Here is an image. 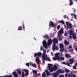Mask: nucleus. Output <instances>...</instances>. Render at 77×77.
<instances>
[{"instance_id": "nucleus-49", "label": "nucleus", "mask_w": 77, "mask_h": 77, "mask_svg": "<svg viewBox=\"0 0 77 77\" xmlns=\"http://www.w3.org/2000/svg\"><path fill=\"white\" fill-rule=\"evenodd\" d=\"M74 18H75V19H76V15H75V14H74Z\"/></svg>"}, {"instance_id": "nucleus-29", "label": "nucleus", "mask_w": 77, "mask_h": 77, "mask_svg": "<svg viewBox=\"0 0 77 77\" xmlns=\"http://www.w3.org/2000/svg\"><path fill=\"white\" fill-rule=\"evenodd\" d=\"M64 43L66 45H69V43L67 42L66 41H64Z\"/></svg>"}, {"instance_id": "nucleus-13", "label": "nucleus", "mask_w": 77, "mask_h": 77, "mask_svg": "<svg viewBox=\"0 0 77 77\" xmlns=\"http://www.w3.org/2000/svg\"><path fill=\"white\" fill-rule=\"evenodd\" d=\"M68 77H76L75 75L72 74V73H69L68 74Z\"/></svg>"}, {"instance_id": "nucleus-44", "label": "nucleus", "mask_w": 77, "mask_h": 77, "mask_svg": "<svg viewBox=\"0 0 77 77\" xmlns=\"http://www.w3.org/2000/svg\"><path fill=\"white\" fill-rule=\"evenodd\" d=\"M47 60H48V61H50V62H51V61L50 60V58H48L47 59Z\"/></svg>"}, {"instance_id": "nucleus-3", "label": "nucleus", "mask_w": 77, "mask_h": 77, "mask_svg": "<svg viewBox=\"0 0 77 77\" xmlns=\"http://www.w3.org/2000/svg\"><path fill=\"white\" fill-rule=\"evenodd\" d=\"M67 63L68 64H69V66H70V65H71V64H72V63H74V60L72 59H70L67 62Z\"/></svg>"}, {"instance_id": "nucleus-32", "label": "nucleus", "mask_w": 77, "mask_h": 77, "mask_svg": "<svg viewBox=\"0 0 77 77\" xmlns=\"http://www.w3.org/2000/svg\"><path fill=\"white\" fill-rule=\"evenodd\" d=\"M63 64H64V65H67L68 66H69V64H68V63H65V62H63Z\"/></svg>"}, {"instance_id": "nucleus-24", "label": "nucleus", "mask_w": 77, "mask_h": 77, "mask_svg": "<svg viewBox=\"0 0 77 77\" xmlns=\"http://www.w3.org/2000/svg\"><path fill=\"white\" fill-rule=\"evenodd\" d=\"M69 34L70 35H73V31L72 30H69Z\"/></svg>"}, {"instance_id": "nucleus-41", "label": "nucleus", "mask_w": 77, "mask_h": 77, "mask_svg": "<svg viewBox=\"0 0 77 77\" xmlns=\"http://www.w3.org/2000/svg\"><path fill=\"white\" fill-rule=\"evenodd\" d=\"M46 52H47V51L46 49H44L43 51V53L45 54L46 53Z\"/></svg>"}, {"instance_id": "nucleus-12", "label": "nucleus", "mask_w": 77, "mask_h": 77, "mask_svg": "<svg viewBox=\"0 0 77 77\" xmlns=\"http://www.w3.org/2000/svg\"><path fill=\"white\" fill-rule=\"evenodd\" d=\"M12 74L14 75V77H19L18 73H17L16 72H14L12 73Z\"/></svg>"}, {"instance_id": "nucleus-9", "label": "nucleus", "mask_w": 77, "mask_h": 77, "mask_svg": "<svg viewBox=\"0 0 77 77\" xmlns=\"http://www.w3.org/2000/svg\"><path fill=\"white\" fill-rule=\"evenodd\" d=\"M52 44V40L51 39L48 40V41L47 44V45H51Z\"/></svg>"}, {"instance_id": "nucleus-28", "label": "nucleus", "mask_w": 77, "mask_h": 77, "mask_svg": "<svg viewBox=\"0 0 77 77\" xmlns=\"http://www.w3.org/2000/svg\"><path fill=\"white\" fill-rule=\"evenodd\" d=\"M65 72H66V73H69V72H70V71L69 69H65Z\"/></svg>"}, {"instance_id": "nucleus-62", "label": "nucleus", "mask_w": 77, "mask_h": 77, "mask_svg": "<svg viewBox=\"0 0 77 77\" xmlns=\"http://www.w3.org/2000/svg\"><path fill=\"white\" fill-rule=\"evenodd\" d=\"M6 77V76L5 75V76H4V77Z\"/></svg>"}, {"instance_id": "nucleus-8", "label": "nucleus", "mask_w": 77, "mask_h": 77, "mask_svg": "<svg viewBox=\"0 0 77 77\" xmlns=\"http://www.w3.org/2000/svg\"><path fill=\"white\" fill-rule=\"evenodd\" d=\"M22 70H23V71H24L25 72H26L25 74V75L27 77V75H29V70L27 69H23Z\"/></svg>"}, {"instance_id": "nucleus-21", "label": "nucleus", "mask_w": 77, "mask_h": 77, "mask_svg": "<svg viewBox=\"0 0 77 77\" xmlns=\"http://www.w3.org/2000/svg\"><path fill=\"white\" fill-rule=\"evenodd\" d=\"M53 64H48V68H52V66H53Z\"/></svg>"}, {"instance_id": "nucleus-48", "label": "nucleus", "mask_w": 77, "mask_h": 77, "mask_svg": "<svg viewBox=\"0 0 77 77\" xmlns=\"http://www.w3.org/2000/svg\"><path fill=\"white\" fill-rule=\"evenodd\" d=\"M24 75V72H23V71H22V75Z\"/></svg>"}, {"instance_id": "nucleus-31", "label": "nucleus", "mask_w": 77, "mask_h": 77, "mask_svg": "<svg viewBox=\"0 0 77 77\" xmlns=\"http://www.w3.org/2000/svg\"><path fill=\"white\" fill-rule=\"evenodd\" d=\"M38 55L39 57H41L42 55V53L41 52H38Z\"/></svg>"}, {"instance_id": "nucleus-17", "label": "nucleus", "mask_w": 77, "mask_h": 77, "mask_svg": "<svg viewBox=\"0 0 77 77\" xmlns=\"http://www.w3.org/2000/svg\"><path fill=\"white\" fill-rule=\"evenodd\" d=\"M48 70H49L50 72H52L54 71V69H53V67H51V68H48Z\"/></svg>"}, {"instance_id": "nucleus-22", "label": "nucleus", "mask_w": 77, "mask_h": 77, "mask_svg": "<svg viewBox=\"0 0 77 77\" xmlns=\"http://www.w3.org/2000/svg\"><path fill=\"white\" fill-rule=\"evenodd\" d=\"M58 72L59 73H64V72H65V71H64L62 70L61 69L58 70Z\"/></svg>"}, {"instance_id": "nucleus-27", "label": "nucleus", "mask_w": 77, "mask_h": 77, "mask_svg": "<svg viewBox=\"0 0 77 77\" xmlns=\"http://www.w3.org/2000/svg\"><path fill=\"white\" fill-rule=\"evenodd\" d=\"M33 74H35V75H37V71L35 70H32Z\"/></svg>"}, {"instance_id": "nucleus-10", "label": "nucleus", "mask_w": 77, "mask_h": 77, "mask_svg": "<svg viewBox=\"0 0 77 77\" xmlns=\"http://www.w3.org/2000/svg\"><path fill=\"white\" fill-rule=\"evenodd\" d=\"M52 75H53L54 77H56L57 76H58V75H59V74H58V73L56 72L52 73Z\"/></svg>"}, {"instance_id": "nucleus-4", "label": "nucleus", "mask_w": 77, "mask_h": 77, "mask_svg": "<svg viewBox=\"0 0 77 77\" xmlns=\"http://www.w3.org/2000/svg\"><path fill=\"white\" fill-rule=\"evenodd\" d=\"M45 54L44 53H43L42 55V57L43 59H44V60H47V55L46 54L45 56Z\"/></svg>"}, {"instance_id": "nucleus-39", "label": "nucleus", "mask_w": 77, "mask_h": 77, "mask_svg": "<svg viewBox=\"0 0 77 77\" xmlns=\"http://www.w3.org/2000/svg\"><path fill=\"white\" fill-rule=\"evenodd\" d=\"M58 39L60 41H62V38L61 37H59Z\"/></svg>"}, {"instance_id": "nucleus-14", "label": "nucleus", "mask_w": 77, "mask_h": 77, "mask_svg": "<svg viewBox=\"0 0 77 77\" xmlns=\"http://www.w3.org/2000/svg\"><path fill=\"white\" fill-rule=\"evenodd\" d=\"M30 66L32 65V66H33V67H34V68H36L37 67V66H36V64L35 63H31V62H30Z\"/></svg>"}, {"instance_id": "nucleus-20", "label": "nucleus", "mask_w": 77, "mask_h": 77, "mask_svg": "<svg viewBox=\"0 0 77 77\" xmlns=\"http://www.w3.org/2000/svg\"><path fill=\"white\" fill-rule=\"evenodd\" d=\"M53 69H54V70L55 71L57 69V66L56 65H54L53 67Z\"/></svg>"}, {"instance_id": "nucleus-23", "label": "nucleus", "mask_w": 77, "mask_h": 77, "mask_svg": "<svg viewBox=\"0 0 77 77\" xmlns=\"http://www.w3.org/2000/svg\"><path fill=\"white\" fill-rule=\"evenodd\" d=\"M60 48H64V45L63 43H61L60 44Z\"/></svg>"}, {"instance_id": "nucleus-59", "label": "nucleus", "mask_w": 77, "mask_h": 77, "mask_svg": "<svg viewBox=\"0 0 77 77\" xmlns=\"http://www.w3.org/2000/svg\"><path fill=\"white\" fill-rule=\"evenodd\" d=\"M71 16H72L73 15H74V14H73V13H72L71 14Z\"/></svg>"}, {"instance_id": "nucleus-18", "label": "nucleus", "mask_w": 77, "mask_h": 77, "mask_svg": "<svg viewBox=\"0 0 77 77\" xmlns=\"http://www.w3.org/2000/svg\"><path fill=\"white\" fill-rule=\"evenodd\" d=\"M63 29H61L58 32V33H60V34H63Z\"/></svg>"}, {"instance_id": "nucleus-6", "label": "nucleus", "mask_w": 77, "mask_h": 77, "mask_svg": "<svg viewBox=\"0 0 77 77\" xmlns=\"http://www.w3.org/2000/svg\"><path fill=\"white\" fill-rule=\"evenodd\" d=\"M53 45H56V44H57L58 42V40L57 39L54 38L53 39Z\"/></svg>"}, {"instance_id": "nucleus-55", "label": "nucleus", "mask_w": 77, "mask_h": 77, "mask_svg": "<svg viewBox=\"0 0 77 77\" xmlns=\"http://www.w3.org/2000/svg\"><path fill=\"white\" fill-rule=\"evenodd\" d=\"M22 77H25L24 75H22Z\"/></svg>"}, {"instance_id": "nucleus-53", "label": "nucleus", "mask_w": 77, "mask_h": 77, "mask_svg": "<svg viewBox=\"0 0 77 77\" xmlns=\"http://www.w3.org/2000/svg\"><path fill=\"white\" fill-rule=\"evenodd\" d=\"M6 76H7V77H11V75H6Z\"/></svg>"}, {"instance_id": "nucleus-30", "label": "nucleus", "mask_w": 77, "mask_h": 77, "mask_svg": "<svg viewBox=\"0 0 77 77\" xmlns=\"http://www.w3.org/2000/svg\"><path fill=\"white\" fill-rule=\"evenodd\" d=\"M22 28L23 27H22V26H20V27H18V30H23Z\"/></svg>"}, {"instance_id": "nucleus-54", "label": "nucleus", "mask_w": 77, "mask_h": 77, "mask_svg": "<svg viewBox=\"0 0 77 77\" xmlns=\"http://www.w3.org/2000/svg\"><path fill=\"white\" fill-rule=\"evenodd\" d=\"M42 47L41 46L40 48V50L41 51H42Z\"/></svg>"}, {"instance_id": "nucleus-19", "label": "nucleus", "mask_w": 77, "mask_h": 77, "mask_svg": "<svg viewBox=\"0 0 77 77\" xmlns=\"http://www.w3.org/2000/svg\"><path fill=\"white\" fill-rule=\"evenodd\" d=\"M50 24H49V27H50V25L51 26V27H53L54 26V24L53 22L52 21H50Z\"/></svg>"}, {"instance_id": "nucleus-64", "label": "nucleus", "mask_w": 77, "mask_h": 77, "mask_svg": "<svg viewBox=\"0 0 77 77\" xmlns=\"http://www.w3.org/2000/svg\"><path fill=\"white\" fill-rule=\"evenodd\" d=\"M21 53H22V54H23V52H21Z\"/></svg>"}, {"instance_id": "nucleus-42", "label": "nucleus", "mask_w": 77, "mask_h": 77, "mask_svg": "<svg viewBox=\"0 0 77 77\" xmlns=\"http://www.w3.org/2000/svg\"><path fill=\"white\" fill-rule=\"evenodd\" d=\"M38 56V53H35L34 54V57H36V56Z\"/></svg>"}, {"instance_id": "nucleus-2", "label": "nucleus", "mask_w": 77, "mask_h": 77, "mask_svg": "<svg viewBox=\"0 0 77 77\" xmlns=\"http://www.w3.org/2000/svg\"><path fill=\"white\" fill-rule=\"evenodd\" d=\"M66 24L67 26V29H68V28H69L70 29H72V24L71 23H69L68 22H66Z\"/></svg>"}, {"instance_id": "nucleus-60", "label": "nucleus", "mask_w": 77, "mask_h": 77, "mask_svg": "<svg viewBox=\"0 0 77 77\" xmlns=\"http://www.w3.org/2000/svg\"><path fill=\"white\" fill-rule=\"evenodd\" d=\"M40 75V73H38L37 75V76H39Z\"/></svg>"}, {"instance_id": "nucleus-1", "label": "nucleus", "mask_w": 77, "mask_h": 77, "mask_svg": "<svg viewBox=\"0 0 77 77\" xmlns=\"http://www.w3.org/2000/svg\"><path fill=\"white\" fill-rule=\"evenodd\" d=\"M59 56V53H58L55 54V57H53V59L54 60H65V58L64 57H60Z\"/></svg>"}, {"instance_id": "nucleus-35", "label": "nucleus", "mask_w": 77, "mask_h": 77, "mask_svg": "<svg viewBox=\"0 0 77 77\" xmlns=\"http://www.w3.org/2000/svg\"><path fill=\"white\" fill-rule=\"evenodd\" d=\"M60 51L61 52H63L64 51V48H61L60 49Z\"/></svg>"}, {"instance_id": "nucleus-33", "label": "nucleus", "mask_w": 77, "mask_h": 77, "mask_svg": "<svg viewBox=\"0 0 77 77\" xmlns=\"http://www.w3.org/2000/svg\"><path fill=\"white\" fill-rule=\"evenodd\" d=\"M24 23H22V25L23 26V29L24 31H25V29H25V26H24Z\"/></svg>"}, {"instance_id": "nucleus-45", "label": "nucleus", "mask_w": 77, "mask_h": 77, "mask_svg": "<svg viewBox=\"0 0 77 77\" xmlns=\"http://www.w3.org/2000/svg\"><path fill=\"white\" fill-rule=\"evenodd\" d=\"M26 65L27 66H29V65H30V64L29 63H27L26 64Z\"/></svg>"}, {"instance_id": "nucleus-40", "label": "nucleus", "mask_w": 77, "mask_h": 77, "mask_svg": "<svg viewBox=\"0 0 77 77\" xmlns=\"http://www.w3.org/2000/svg\"><path fill=\"white\" fill-rule=\"evenodd\" d=\"M73 68L74 69H76V66H73Z\"/></svg>"}, {"instance_id": "nucleus-63", "label": "nucleus", "mask_w": 77, "mask_h": 77, "mask_svg": "<svg viewBox=\"0 0 77 77\" xmlns=\"http://www.w3.org/2000/svg\"><path fill=\"white\" fill-rule=\"evenodd\" d=\"M0 77H3V76H0Z\"/></svg>"}, {"instance_id": "nucleus-51", "label": "nucleus", "mask_w": 77, "mask_h": 77, "mask_svg": "<svg viewBox=\"0 0 77 77\" xmlns=\"http://www.w3.org/2000/svg\"><path fill=\"white\" fill-rule=\"evenodd\" d=\"M69 48H72V45L69 46Z\"/></svg>"}, {"instance_id": "nucleus-26", "label": "nucleus", "mask_w": 77, "mask_h": 77, "mask_svg": "<svg viewBox=\"0 0 77 77\" xmlns=\"http://www.w3.org/2000/svg\"><path fill=\"white\" fill-rule=\"evenodd\" d=\"M36 62L37 63H40L39 62L40 61H39V59L38 58H37L36 59Z\"/></svg>"}, {"instance_id": "nucleus-38", "label": "nucleus", "mask_w": 77, "mask_h": 77, "mask_svg": "<svg viewBox=\"0 0 77 77\" xmlns=\"http://www.w3.org/2000/svg\"><path fill=\"white\" fill-rule=\"evenodd\" d=\"M58 36L59 37H62V35L61 34L58 32Z\"/></svg>"}, {"instance_id": "nucleus-56", "label": "nucleus", "mask_w": 77, "mask_h": 77, "mask_svg": "<svg viewBox=\"0 0 77 77\" xmlns=\"http://www.w3.org/2000/svg\"><path fill=\"white\" fill-rule=\"evenodd\" d=\"M75 66H77V63H75Z\"/></svg>"}, {"instance_id": "nucleus-52", "label": "nucleus", "mask_w": 77, "mask_h": 77, "mask_svg": "<svg viewBox=\"0 0 77 77\" xmlns=\"http://www.w3.org/2000/svg\"><path fill=\"white\" fill-rule=\"evenodd\" d=\"M74 51V50L72 49H71V50H70V51H72V52H73Z\"/></svg>"}, {"instance_id": "nucleus-15", "label": "nucleus", "mask_w": 77, "mask_h": 77, "mask_svg": "<svg viewBox=\"0 0 77 77\" xmlns=\"http://www.w3.org/2000/svg\"><path fill=\"white\" fill-rule=\"evenodd\" d=\"M72 37L73 39H76L77 38V35H76V34L74 33L72 35Z\"/></svg>"}, {"instance_id": "nucleus-58", "label": "nucleus", "mask_w": 77, "mask_h": 77, "mask_svg": "<svg viewBox=\"0 0 77 77\" xmlns=\"http://www.w3.org/2000/svg\"><path fill=\"white\" fill-rule=\"evenodd\" d=\"M66 15H64V18H66Z\"/></svg>"}, {"instance_id": "nucleus-7", "label": "nucleus", "mask_w": 77, "mask_h": 77, "mask_svg": "<svg viewBox=\"0 0 77 77\" xmlns=\"http://www.w3.org/2000/svg\"><path fill=\"white\" fill-rule=\"evenodd\" d=\"M42 44H43V46L44 48H47V41L45 40H44L42 42Z\"/></svg>"}, {"instance_id": "nucleus-16", "label": "nucleus", "mask_w": 77, "mask_h": 77, "mask_svg": "<svg viewBox=\"0 0 77 77\" xmlns=\"http://www.w3.org/2000/svg\"><path fill=\"white\" fill-rule=\"evenodd\" d=\"M45 72H46L47 77L48 76H49V75H50V72H49L48 70H45Z\"/></svg>"}, {"instance_id": "nucleus-25", "label": "nucleus", "mask_w": 77, "mask_h": 77, "mask_svg": "<svg viewBox=\"0 0 77 77\" xmlns=\"http://www.w3.org/2000/svg\"><path fill=\"white\" fill-rule=\"evenodd\" d=\"M58 23H62V24H65V22H64V21L62 20L58 21Z\"/></svg>"}, {"instance_id": "nucleus-43", "label": "nucleus", "mask_w": 77, "mask_h": 77, "mask_svg": "<svg viewBox=\"0 0 77 77\" xmlns=\"http://www.w3.org/2000/svg\"><path fill=\"white\" fill-rule=\"evenodd\" d=\"M44 36L45 38H48V35L46 34Z\"/></svg>"}, {"instance_id": "nucleus-47", "label": "nucleus", "mask_w": 77, "mask_h": 77, "mask_svg": "<svg viewBox=\"0 0 77 77\" xmlns=\"http://www.w3.org/2000/svg\"><path fill=\"white\" fill-rule=\"evenodd\" d=\"M57 29H60V26L58 25L57 26Z\"/></svg>"}, {"instance_id": "nucleus-37", "label": "nucleus", "mask_w": 77, "mask_h": 77, "mask_svg": "<svg viewBox=\"0 0 77 77\" xmlns=\"http://www.w3.org/2000/svg\"><path fill=\"white\" fill-rule=\"evenodd\" d=\"M74 48L76 51H77V45H75L74 46Z\"/></svg>"}, {"instance_id": "nucleus-5", "label": "nucleus", "mask_w": 77, "mask_h": 77, "mask_svg": "<svg viewBox=\"0 0 77 77\" xmlns=\"http://www.w3.org/2000/svg\"><path fill=\"white\" fill-rule=\"evenodd\" d=\"M52 49L54 51H55V50H59V48L57 46H56V45H53Z\"/></svg>"}, {"instance_id": "nucleus-57", "label": "nucleus", "mask_w": 77, "mask_h": 77, "mask_svg": "<svg viewBox=\"0 0 77 77\" xmlns=\"http://www.w3.org/2000/svg\"><path fill=\"white\" fill-rule=\"evenodd\" d=\"M73 11H74L75 12H76V10H75V9L73 8Z\"/></svg>"}, {"instance_id": "nucleus-36", "label": "nucleus", "mask_w": 77, "mask_h": 77, "mask_svg": "<svg viewBox=\"0 0 77 77\" xmlns=\"http://www.w3.org/2000/svg\"><path fill=\"white\" fill-rule=\"evenodd\" d=\"M42 76L43 77H46V75H45V73L43 72V73L42 74Z\"/></svg>"}, {"instance_id": "nucleus-11", "label": "nucleus", "mask_w": 77, "mask_h": 77, "mask_svg": "<svg viewBox=\"0 0 77 77\" xmlns=\"http://www.w3.org/2000/svg\"><path fill=\"white\" fill-rule=\"evenodd\" d=\"M65 57L66 58H68V59L71 58V56H70V55H69V54H65Z\"/></svg>"}, {"instance_id": "nucleus-61", "label": "nucleus", "mask_w": 77, "mask_h": 77, "mask_svg": "<svg viewBox=\"0 0 77 77\" xmlns=\"http://www.w3.org/2000/svg\"><path fill=\"white\" fill-rule=\"evenodd\" d=\"M10 75L11 77H12V75Z\"/></svg>"}, {"instance_id": "nucleus-50", "label": "nucleus", "mask_w": 77, "mask_h": 77, "mask_svg": "<svg viewBox=\"0 0 77 77\" xmlns=\"http://www.w3.org/2000/svg\"><path fill=\"white\" fill-rule=\"evenodd\" d=\"M67 35H68L67 34V33H65V34H64V36H66Z\"/></svg>"}, {"instance_id": "nucleus-46", "label": "nucleus", "mask_w": 77, "mask_h": 77, "mask_svg": "<svg viewBox=\"0 0 77 77\" xmlns=\"http://www.w3.org/2000/svg\"><path fill=\"white\" fill-rule=\"evenodd\" d=\"M72 35H70L69 36V37L70 39H72Z\"/></svg>"}, {"instance_id": "nucleus-34", "label": "nucleus", "mask_w": 77, "mask_h": 77, "mask_svg": "<svg viewBox=\"0 0 77 77\" xmlns=\"http://www.w3.org/2000/svg\"><path fill=\"white\" fill-rule=\"evenodd\" d=\"M17 72L19 74V75H21V71L20 70H18L17 71Z\"/></svg>"}]
</instances>
